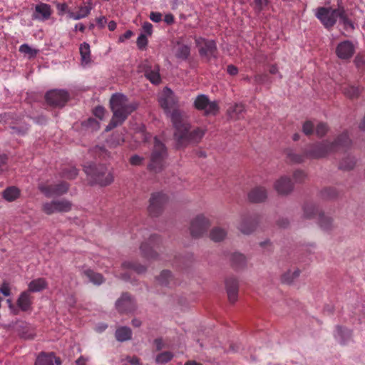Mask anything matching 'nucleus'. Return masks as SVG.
Segmentation results:
<instances>
[{
  "instance_id": "1",
  "label": "nucleus",
  "mask_w": 365,
  "mask_h": 365,
  "mask_svg": "<svg viewBox=\"0 0 365 365\" xmlns=\"http://www.w3.org/2000/svg\"><path fill=\"white\" fill-rule=\"evenodd\" d=\"M159 103L171 119L175 128L173 138L178 149L185 148L190 144L198 143L202 140L205 133V130L197 128L190 130V124L183 120L182 113L178 108V98L168 87L163 89L159 98Z\"/></svg>"
},
{
  "instance_id": "2",
  "label": "nucleus",
  "mask_w": 365,
  "mask_h": 365,
  "mask_svg": "<svg viewBox=\"0 0 365 365\" xmlns=\"http://www.w3.org/2000/svg\"><path fill=\"white\" fill-rule=\"evenodd\" d=\"M351 140L347 132H343L332 142L328 140L309 145L306 148V155L309 159H319L328 155L348 148Z\"/></svg>"
},
{
  "instance_id": "3",
  "label": "nucleus",
  "mask_w": 365,
  "mask_h": 365,
  "mask_svg": "<svg viewBox=\"0 0 365 365\" xmlns=\"http://www.w3.org/2000/svg\"><path fill=\"white\" fill-rule=\"evenodd\" d=\"M113 117L106 126V130L109 131L121 125L128 116L138 107L136 101L129 102L127 96L122 93H114L110 99Z\"/></svg>"
},
{
  "instance_id": "4",
  "label": "nucleus",
  "mask_w": 365,
  "mask_h": 365,
  "mask_svg": "<svg viewBox=\"0 0 365 365\" xmlns=\"http://www.w3.org/2000/svg\"><path fill=\"white\" fill-rule=\"evenodd\" d=\"M83 170L92 183L106 186L113 181V173L108 170L105 165L90 163L84 165Z\"/></svg>"
},
{
  "instance_id": "5",
  "label": "nucleus",
  "mask_w": 365,
  "mask_h": 365,
  "mask_svg": "<svg viewBox=\"0 0 365 365\" xmlns=\"http://www.w3.org/2000/svg\"><path fill=\"white\" fill-rule=\"evenodd\" d=\"M168 156L165 145L157 137L154 138V146L150 155L148 168L155 173L160 172L165 166V159Z\"/></svg>"
},
{
  "instance_id": "6",
  "label": "nucleus",
  "mask_w": 365,
  "mask_h": 365,
  "mask_svg": "<svg viewBox=\"0 0 365 365\" xmlns=\"http://www.w3.org/2000/svg\"><path fill=\"white\" fill-rule=\"evenodd\" d=\"M339 12V7L332 9L331 7L321 6L315 11V16L320 21L327 29H331L337 21Z\"/></svg>"
},
{
  "instance_id": "7",
  "label": "nucleus",
  "mask_w": 365,
  "mask_h": 365,
  "mask_svg": "<svg viewBox=\"0 0 365 365\" xmlns=\"http://www.w3.org/2000/svg\"><path fill=\"white\" fill-rule=\"evenodd\" d=\"M168 201V196L162 192H157L151 195L149 200V205L148 210L152 217H158L165 209V207Z\"/></svg>"
},
{
  "instance_id": "8",
  "label": "nucleus",
  "mask_w": 365,
  "mask_h": 365,
  "mask_svg": "<svg viewBox=\"0 0 365 365\" xmlns=\"http://www.w3.org/2000/svg\"><path fill=\"white\" fill-rule=\"evenodd\" d=\"M210 225V220L203 215H198L190 222V232L192 237L198 238L205 234Z\"/></svg>"
},
{
  "instance_id": "9",
  "label": "nucleus",
  "mask_w": 365,
  "mask_h": 365,
  "mask_svg": "<svg viewBox=\"0 0 365 365\" xmlns=\"http://www.w3.org/2000/svg\"><path fill=\"white\" fill-rule=\"evenodd\" d=\"M38 188L46 197L51 198L66 194L68 191L69 185L64 181L56 185L40 183Z\"/></svg>"
},
{
  "instance_id": "10",
  "label": "nucleus",
  "mask_w": 365,
  "mask_h": 365,
  "mask_svg": "<svg viewBox=\"0 0 365 365\" xmlns=\"http://www.w3.org/2000/svg\"><path fill=\"white\" fill-rule=\"evenodd\" d=\"M71 208V202L66 199L52 200L45 202L42 205L43 211L47 215H52L56 212H68Z\"/></svg>"
},
{
  "instance_id": "11",
  "label": "nucleus",
  "mask_w": 365,
  "mask_h": 365,
  "mask_svg": "<svg viewBox=\"0 0 365 365\" xmlns=\"http://www.w3.org/2000/svg\"><path fill=\"white\" fill-rule=\"evenodd\" d=\"M194 106L196 109L203 110L205 115H216L219 107L216 101H210L207 96L198 95L195 101Z\"/></svg>"
},
{
  "instance_id": "12",
  "label": "nucleus",
  "mask_w": 365,
  "mask_h": 365,
  "mask_svg": "<svg viewBox=\"0 0 365 365\" xmlns=\"http://www.w3.org/2000/svg\"><path fill=\"white\" fill-rule=\"evenodd\" d=\"M139 68L142 72H144L146 78L153 84L158 85L161 82L160 66L158 64L153 65L148 60H145L139 65Z\"/></svg>"
},
{
  "instance_id": "13",
  "label": "nucleus",
  "mask_w": 365,
  "mask_h": 365,
  "mask_svg": "<svg viewBox=\"0 0 365 365\" xmlns=\"http://www.w3.org/2000/svg\"><path fill=\"white\" fill-rule=\"evenodd\" d=\"M46 101L51 106L61 108L68 100V93L65 90H52L46 93Z\"/></svg>"
},
{
  "instance_id": "14",
  "label": "nucleus",
  "mask_w": 365,
  "mask_h": 365,
  "mask_svg": "<svg viewBox=\"0 0 365 365\" xmlns=\"http://www.w3.org/2000/svg\"><path fill=\"white\" fill-rule=\"evenodd\" d=\"M356 46L354 43L349 40H345L340 42L336 48V54L341 60H349L354 54Z\"/></svg>"
},
{
  "instance_id": "15",
  "label": "nucleus",
  "mask_w": 365,
  "mask_h": 365,
  "mask_svg": "<svg viewBox=\"0 0 365 365\" xmlns=\"http://www.w3.org/2000/svg\"><path fill=\"white\" fill-rule=\"evenodd\" d=\"M159 241V236L153 235L150 237L148 242H143L140 247L142 256L147 259H157L158 255L153 250V247L150 245H155Z\"/></svg>"
},
{
  "instance_id": "16",
  "label": "nucleus",
  "mask_w": 365,
  "mask_h": 365,
  "mask_svg": "<svg viewBox=\"0 0 365 365\" xmlns=\"http://www.w3.org/2000/svg\"><path fill=\"white\" fill-rule=\"evenodd\" d=\"M115 307L120 313L132 312L135 309V303L128 293H123L115 302Z\"/></svg>"
},
{
  "instance_id": "17",
  "label": "nucleus",
  "mask_w": 365,
  "mask_h": 365,
  "mask_svg": "<svg viewBox=\"0 0 365 365\" xmlns=\"http://www.w3.org/2000/svg\"><path fill=\"white\" fill-rule=\"evenodd\" d=\"M200 41L203 43V46L199 49L200 55L206 57L208 60L211 58H216L217 45L215 41L200 38L196 41L197 44L199 45Z\"/></svg>"
},
{
  "instance_id": "18",
  "label": "nucleus",
  "mask_w": 365,
  "mask_h": 365,
  "mask_svg": "<svg viewBox=\"0 0 365 365\" xmlns=\"http://www.w3.org/2000/svg\"><path fill=\"white\" fill-rule=\"evenodd\" d=\"M225 287L229 301L232 303L235 302L238 298V280L233 277H228L225 280Z\"/></svg>"
},
{
  "instance_id": "19",
  "label": "nucleus",
  "mask_w": 365,
  "mask_h": 365,
  "mask_svg": "<svg viewBox=\"0 0 365 365\" xmlns=\"http://www.w3.org/2000/svg\"><path fill=\"white\" fill-rule=\"evenodd\" d=\"M335 339L342 346L352 341V331L341 326H337L334 334Z\"/></svg>"
},
{
  "instance_id": "20",
  "label": "nucleus",
  "mask_w": 365,
  "mask_h": 365,
  "mask_svg": "<svg viewBox=\"0 0 365 365\" xmlns=\"http://www.w3.org/2000/svg\"><path fill=\"white\" fill-rule=\"evenodd\" d=\"M275 190L279 195H287L293 190V183L289 178L282 176L274 185Z\"/></svg>"
},
{
  "instance_id": "21",
  "label": "nucleus",
  "mask_w": 365,
  "mask_h": 365,
  "mask_svg": "<svg viewBox=\"0 0 365 365\" xmlns=\"http://www.w3.org/2000/svg\"><path fill=\"white\" fill-rule=\"evenodd\" d=\"M256 225L257 220L255 217L251 216H243L241 217L238 229L243 234L249 235L254 231Z\"/></svg>"
},
{
  "instance_id": "22",
  "label": "nucleus",
  "mask_w": 365,
  "mask_h": 365,
  "mask_svg": "<svg viewBox=\"0 0 365 365\" xmlns=\"http://www.w3.org/2000/svg\"><path fill=\"white\" fill-rule=\"evenodd\" d=\"M51 14L50 6L44 3H41L36 6L33 13V19L39 21H45L49 19Z\"/></svg>"
},
{
  "instance_id": "23",
  "label": "nucleus",
  "mask_w": 365,
  "mask_h": 365,
  "mask_svg": "<svg viewBox=\"0 0 365 365\" xmlns=\"http://www.w3.org/2000/svg\"><path fill=\"white\" fill-rule=\"evenodd\" d=\"M267 197L265 187L257 186L252 189L248 194V199L251 202L258 203L264 201Z\"/></svg>"
},
{
  "instance_id": "24",
  "label": "nucleus",
  "mask_w": 365,
  "mask_h": 365,
  "mask_svg": "<svg viewBox=\"0 0 365 365\" xmlns=\"http://www.w3.org/2000/svg\"><path fill=\"white\" fill-rule=\"evenodd\" d=\"M54 361L56 365L61 364L60 359L58 358H56L53 353H42L37 357L35 365H53Z\"/></svg>"
},
{
  "instance_id": "25",
  "label": "nucleus",
  "mask_w": 365,
  "mask_h": 365,
  "mask_svg": "<svg viewBox=\"0 0 365 365\" xmlns=\"http://www.w3.org/2000/svg\"><path fill=\"white\" fill-rule=\"evenodd\" d=\"M82 274L86 277L88 281L95 285L102 284L105 279L102 274L95 272L91 269H85L82 270Z\"/></svg>"
},
{
  "instance_id": "26",
  "label": "nucleus",
  "mask_w": 365,
  "mask_h": 365,
  "mask_svg": "<svg viewBox=\"0 0 365 365\" xmlns=\"http://www.w3.org/2000/svg\"><path fill=\"white\" fill-rule=\"evenodd\" d=\"M21 195V190L16 186H9L2 192L3 198L7 202H14Z\"/></svg>"
},
{
  "instance_id": "27",
  "label": "nucleus",
  "mask_w": 365,
  "mask_h": 365,
  "mask_svg": "<svg viewBox=\"0 0 365 365\" xmlns=\"http://www.w3.org/2000/svg\"><path fill=\"white\" fill-rule=\"evenodd\" d=\"M31 297L30 292L27 290L23 292L19 297L17 305L22 311H28L31 305Z\"/></svg>"
},
{
  "instance_id": "28",
  "label": "nucleus",
  "mask_w": 365,
  "mask_h": 365,
  "mask_svg": "<svg viewBox=\"0 0 365 365\" xmlns=\"http://www.w3.org/2000/svg\"><path fill=\"white\" fill-rule=\"evenodd\" d=\"M287 158L293 163H302L307 159H309L306 155V149L302 153H296L294 150L289 148L286 151Z\"/></svg>"
},
{
  "instance_id": "29",
  "label": "nucleus",
  "mask_w": 365,
  "mask_h": 365,
  "mask_svg": "<svg viewBox=\"0 0 365 365\" xmlns=\"http://www.w3.org/2000/svg\"><path fill=\"white\" fill-rule=\"evenodd\" d=\"M115 336L120 342L128 341L132 338V330L128 327H120L115 330Z\"/></svg>"
},
{
  "instance_id": "30",
  "label": "nucleus",
  "mask_w": 365,
  "mask_h": 365,
  "mask_svg": "<svg viewBox=\"0 0 365 365\" xmlns=\"http://www.w3.org/2000/svg\"><path fill=\"white\" fill-rule=\"evenodd\" d=\"M245 111L242 103H235L227 109V115L232 119H240Z\"/></svg>"
},
{
  "instance_id": "31",
  "label": "nucleus",
  "mask_w": 365,
  "mask_h": 365,
  "mask_svg": "<svg viewBox=\"0 0 365 365\" xmlns=\"http://www.w3.org/2000/svg\"><path fill=\"white\" fill-rule=\"evenodd\" d=\"M230 260L232 266L236 270L244 268L247 263L245 257L242 254L237 252L232 255Z\"/></svg>"
},
{
  "instance_id": "32",
  "label": "nucleus",
  "mask_w": 365,
  "mask_h": 365,
  "mask_svg": "<svg viewBox=\"0 0 365 365\" xmlns=\"http://www.w3.org/2000/svg\"><path fill=\"white\" fill-rule=\"evenodd\" d=\"M79 51L81 54L82 64L86 66L91 63V57L90 45L86 42H83L80 45Z\"/></svg>"
},
{
  "instance_id": "33",
  "label": "nucleus",
  "mask_w": 365,
  "mask_h": 365,
  "mask_svg": "<svg viewBox=\"0 0 365 365\" xmlns=\"http://www.w3.org/2000/svg\"><path fill=\"white\" fill-rule=\"evenodd\" d=\"M47 287V282L43 278H38L32 280L29 284V292H38Z\"/></svg>"
},
{
  "instance_id": "34",
  "label": "nucleus",
  "mask_w": 365,
  "mask_h": 365,
  "mask_svg": "<svg viewBox=\"0 0 365 365\" xmlns=\"http://www.w3.org/2000/svg\"><path fill=\"white\" fill-rule=\"evenodd\" d=\"M158 282L164 287L173 284V276L170 270H163L157 277Z\"/></svg>"
},
{
  "instance_id": "35",
  "label": "nucleus",
  "mask_w": 365,
  "mask_h": 365,
  "mask_svg": "<svg viewBox=\"0 0 365 365\" xmlns=\"http://www.w3.org/2000/svg\"><path fill=\"white\" fill-rule=\"evenodd\" d=\"M190 48L188 46L178 43L175 55L177 58L185 61L190 56Z\"/></svg>"
},
{
  "instance_id": "36",
  "label": "nucleus",
  "mask_w": 365,
  "mask_h": 365,
  "mask_svg": "<svg viewBox=\"0 0 365 365\" xmlns=\"http://www.w3.org/2000/svg\"><path fill=\"white\" fill-rule=\"evenodd\" d=\"M355 165V158L351 155H347L339 163V168L342 170H350L354 168Z\"/></svg>"
},
{
  "instance_id": "37",
  "label": "nucleus",
  "mask_w": 365,
  "mask_h": 365,
  "mask_svg": "<svg viewBox=\"0 0 365 365\" xmlns=\"http://www.w3.org/2000/svg\"><path fill=\"white\" fill-rule=\"evenodd\" d=\"M91 10V8L89 6H81L79 8L77 12L68 11L69 18L73 20H78L83 18L86 17Z\"/></svg>"
},
{
  "instance_id": "38",
  "label": "nucleus",
  "mask_w": 365,
  "mask_h": 365,
  "mask_svg": "<svg viewBox=\"0 0 365 365\" xmlns=\"http://www.w3.org/2000/svg\"><path fill=\"white\" fill-rule=\"evenodd\" d=\"M362 88L358 86L349 85L343 88L344 94L349 98H356L359 96Z\"/></svg>"
},
{
  "instance_id": "39",
  "label": "nucleus",
  "mask_w": 365,
  "mask_h": 365,
  "mask_svg": "<svg viewBox=\"0 0 365 365\" xmlns=\"http://www.w3.org/2000/svg\"><path fill=\"white\" fill-rule=\"evenodd\" d=\"M226 235V230L220 227H215L210 232V238L214 242L223 240Z\"/></svg>"
},
{
  "instance_id": "40",
  "label": "nucleus",
  "mask_w": 365,
  "mask_h": 365,
  "mask_svg": "<svg viewBox=\"0 0 365 365\" xmlns=\"http://www.w3.org/2000/svg\"><path fill=\"white\" fill-rule=\"evenodd\" d=\"M89 152L96 158L98 157L99 158H106L110 157V154L104 145H96L95 147L91 148Z\"/></svg>"
},
{
  "instance_id": "41",
  "label": "nucleus",
  "mask_w": 365,
  "mask_h": 365,
  "mask_svg": "<svg viewBox=\"0 0 365 365\" xmlns=\"http://www.w3.org/2000/svg\"><path fill=\"white\" fill-rule=\"evenodd\" d=\"M319 225L320 227L325 230L328 231L332 227V220L330 217L325 215L323 213L319 214Z\"/></svg>"
},
{
  "instance_id": "42",
  "label": "nucleus",
  "mask_w": 365,
  "mask_h": 365,
  "mask_svg": "<svg viewBox=\"0 0 365 365\" xmlns=\"http://www.w3.org/2000/svg\"><path fill=\"white\" fill-rule=\"evenodd\" d=\"M339 12L341 13L339 15L338 19H339V22L342 24L344 26L345 29H354V24L351 20H349L346 14L345 10L343 7H339Z\"/></svg>"
},
{
  "instance_id": "43",
  "label": "nucleus",
  "mask_w": 365,
  "mask_h": 365,
  "mask_svg": "<svg viewBox=\"0 0 365 365\" xmlns=\"http://www.w3.org/2000/svg\"><path fill=\"white\" fill-rule=\"evenodd\" d=\"M122 266L123 268L133 269L138 274H142L146 271L145 266L132 262L125 261L122 264Z\"/></svg>"
},
{
  "instance_id": "44",
  "label": "nucleus",
  "mask_w": 365,
  "mask_h": 365,
  "mask_svg": "<svg viewBox=\"0 0 365 365\" xmlns=\"http://www.w3.org/2000/svg\"><path fill=\"white\" fill-rule=\"evenodd\" d=\"M317 211L314 204L307 203L303 207V217L305 219H311L315 215Z\"/></svg>"
},
{
  "instance_id": "45",
  "label": "nucleus",
  "mask_w": 365,
  "mask_h": 365,
  "mask_svg": "<svg viewBox=\"0 0 365 365\" xmlns=\"http://www.w3.org/2000/svg\"><path fill=\"white\" fill-rule=\"evenodd\" d=\"M174 355L170 351H163L158 354L155 357L157 364H164L172 360Z\"/></svg>"
},
{
  "instance_id": "46",
  "label": "nucleus",
  "mask_w": 365,
  "mask_h": 365,
  "mask_svg": "<svg viewBox=\"0 0 365 365\" xmlns=\"http://www.w3.org/2000/svg\"><path fill=\"white\" fill-rule=\"evenodd\" d=\"M339 192L334 187H327L323 189L320 195L321 197L325 200H331L335 198L338 195Z\"/></svg>"
},
{
  "instance_id": "47",
  "label": "nucleus",
  "mask_w": 365,
  "mask_h": 365,
  "mask_svg": "<svg viewBox=\"0 0 365 365\" xmlns=\"http://www.w3.org/2000/svg\"><path fill=\"white\" fill-rule=\"evenodd\" d=\"M19 51L28 55L29 58H34L37 55L38 50L31 48L27 43H24L19 46Z\"/></svg>"
},
{
  "instance_id": "48",
  "label": "nucleus",
  "mask_w": 365,
  "mask_h": 365,
  "mask_svg": "<svg viewBox=\"0 0 365 365\" xmlns=\"http://www.w3.org/2000/svg\"><path fill=\"white\" fill-rule=\"evenodd\" d=\"M299 269H296L292 272L289 271L282 275V281L286 284H291L296 278L299 276Z\"/></svg>"
},
{
  "instance_id": "49",
  "label": "nucleus",
  "mask_w": 365,
  "mask_h": 365,
  "mask_svg": "<svg viewBox=\"0 0 365 365\" xmlns=\"http://www.w3.org/2000/svg\"><path fill=\"white\" fill-rule=\"evenodd\" d=\"M316 134L318 137L322 138L328 132V126L324 123H319L316 127Z\"/></svg>"
},
{
  "instance_id": "50",
  "label": "nucleus",
  "mask_w": 365,
  "mask_h": 365,
  "mask_svg": "<svg viewBox=\"0 0 365 365\" xmlns=\"http://www.w3.org/2000/svg\"><path fill=\"white\" fill-rule=\"evenodd\" d=\"M314 123L310 120H307L302 125V131L306 135H309L314 133Z\"/></svg>"
},
{
  "instance_id": "51",
  "label": "nucleus",
  "mask_w": 365,
  "mask_h": 365,
  "mask_svg": "<svg viewBox=\"0 0 365 365\" xmlns=\"http://www.w3.org/2000/svg\"><path fill=\"white\" fill-rule=\"evenodd\" d=\"M124 142L123 138L120 135H113L110 140H108V143L113 147H116L122 144Z\"/></svg>"
},
{
  "instance_id": "52",
  "label": "nucleus",
  "mask_w": 365,
  "mask_h": 365,
  "mask_svg": "<svg viewBox=\"0 0 365 365\" xmlns=\"http://www.w3.org/2000/svg\"><path fill=\"white\" fill-rule=\"evenodd\" d=\"M137 46L140 50L145 48L148 44V38L145 34H140L137 38Z\"/></svg>"
},
{
  "instance_id": "53",
  "label": "nucleus",
  "mask_w": 365,
  "mask_h": 365,
  "mask_svg": "<svg viewBox=\"0 0 365 365\" xmlns=\"http://www.w3.org/2000/svg\"><path fill=\"white\" fill-rule=\"evenodd\" d=\"M294 178L296 182H302L307 177L306 173L301 170H297L294 173Z\"/></svg>"
},
{
  "instance_id": "54",
  "label": "nucleus",
  "mask_w": 365,
  "mask_h": 365,
  "mask_svg": "<svg viewBox=\"0 0 365 365\" xmlns=\"http://www.w3.org/2000/svg\"><path fill=\"white\" fill-rule=\"evenodd\" d=\"M93 114L96 117L102 120L105 114V108L103 106H97L93 110Z\"/></svg>"
},
{
  "instance_id": "55",
  "label": "nucleus",
  "mask_w": 365,
  "mask_h": 365,
  "mask_svg": "<svg viewBox=\"0 0 365 365\" xmlns=\"http://www.w3.org/2000/svg\"><path fill=\"white\" fill-rule=\"evenodd\" d=\"M143 158L138 155H133L130 158V163L132 165H139L142 163Z\"/></svg>"
},
{
  "instance_id": "56",
  "label": "nucleus",
  "mask_w": 365,
  "mask_h": 365,
  "mask_svg": "<svg viewBox=\"0 0 365 365\" xmlns=\"http://www.w3.org/2000/svg\"><path fill=\"white\" fill-rule=\"evenodd\" d=\"M86 126L91 127L93 130H97L99 128V123L93 119V118H89L85 123Z\"/></svg>"
},
{
  "instance_id": "57",
  "label": "nucleus",
  "mask_w": 365,
  "mask_h": 365,
  "mask_svg": "<svg viewBox=\"0 0 365 365\" xmlns=\"http://www.w3.org/2000/svg\"><path fill=\"white\" fill-rule=\"evenodd\" d=\"M354 63L356 67H361L365 64V57L362 55L358 54L354 58Z\"/></svg>"
},
{
  "instance_id": "58",
  "label": "nucleus",
  "mask_w": 365,
  "mask_h": 365,
  "mask_svg": "<svg viewBox=\"0 0 365 365\" xmlns=\"http://www.w3.org/2000/svg\"><path fill=\"white\" fill-rule=\"evenodd\" d=\"M64 176L69 179H73L78 175V170L75 168H72L69 171L64 173Z\"/></svg>"
},
{
  "instance_id": "59",
  "label": "nucleus",
  "mask_w": 365,
  "mask_h": 365,
  "mask_svg": "<svg viewBox=\"0 0 365 365\" xmlns=\"http://www.w3.org/2000/svg\"><path fill=\"white\" fill-rule=\"evenodd\" d=\"M150 19L153 22L158 23L162 20V14L159 12H151Z\"/></svg>"
},
{
  "instance_id": "60",
  "label": "nucleus",
  "mask_w": 365,
  "mask_h": 365,
  "mask_svg": "<svg viewBox=\"0 0 365 365\" xmlns=\"http://www.w3.org/2000/svg\"><path fill=\"white\" fill-rule=\"evenodd\" d=\"M0 293H1L5 297H8L11 294L10 289L8 284L3 283L2 286L0 287Z\"/></svg>"
},
{
  "instance_id": "61",
  "label": "nucleus",
  "mask_w": 365,
  "mask_h": 365,
  "mask_svg": "<svg viewBox=\"0 0 365 365\" xmlns=\"http://www.w3.org/2000/svg\"><path fill=\"white\" fill-rule=\"evenodd\" d=\"M143 30L146 35H151L153 31V26L149 22H145L143 25Z\"/></svg>"
},
{
  "instance_id": "62",
  "label": "nucleus",
  "mask_w": 365,
  "mask_h": 365,
  "mask_svg": "<svg viewBox=\"0 0 365 365\" xmlns=\"http://www.w3.org/2000/svg\"><path fill=\"white\" fill-rule=\"evenodd\" d=\"M227 72L231 76H235L238 73V68L235 66L230 64L227 67Z\"/></svg>"
},
{
  "instance_id": "63",
  "label": "nucleus",
  "mask_w": 365,
  "mask_h": 365,
  "mask_svg": "<svg viewBox=\"0 0 365 365\" xmlns=\"http://www.w3.org/2000/svg\"><path fill=\"white\" fill-rule=\"evenodd\" d=\"M126 360L132 365H140V360L137 356H127Z\"/></svg>"
},
{
  "instance_id": "64",
  "label": "nucleus",
  "mask_w": 365,
  "mask_h": 365,
  "mask_svg": "<svg viewBox=\"0 0 365 365\" xmlns=\"http://www.w3.org/2000/svg\"><path fill=\"white\" fill-rule=\"evenodd\" d=\"M88 360V358H86L83 356H81L76 360V365H87L86 363Z\"/></svg>"
}]
</instances>
